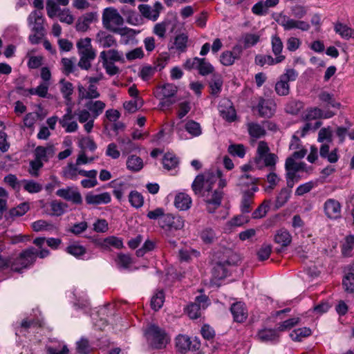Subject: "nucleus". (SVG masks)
Returning <instances> with one entry per match:
<instances>
[{
  "label": "nucleus",
  "mask_w": 354,
  "mask_h": 354,
  "mask_svg": "<svg viewBox=\"0 0 354 354\" xmlns=\"http://www.w3.org/2000/svg\"><path fill=\"white\" fill-rule=\"evenodd\" d=\"M219 174H214L211 171H205L198 175L192 184L194 194L203 198L205 202L214 206V209L220 206L223 192L220 189L212 190L214 184L218 181Z\"/></svg>",
  "instance_id": "1"
},
{
  "label": "nucleus",
  "mask_w": 354,
  "mask_h": 354,
  "mask_svg": "<svg viewBox=\"0 0 354 354\" xmlns=\"http://www.w3.org/2000/svg\"><path fill=\"white\" fill-rule=\"evenodd\" d=\"M307 13V10L304 6L297 5L291 7L290 16H288L283 12L279 13L275 18V21L279 25L283 27L286 31L293 29H299L301 31H308L310 26L305 21L299 20Z\"/></svg>",
  "instance_id": "2"
},
{
  "label": "nucleus",
  "mask_w": 354,
  "mask_h": 354,
  "mask_svg": "<svg viewBox=\"0 0 354 354\" xmlns=\"http://www.w3.org/2000/svg\"><path fill=\"white\" fill-rule=\"evenodd\" d=\"M124 23L122 17L118 10L113 8H108L104 10L102 15V24L104 28L120 35L133 37L135 31L129 28H119Z\"/></svg>",
  "instance_id": "3"
},
{
  "label": "nucleus",
  "mask_w": 354,
  "mask_h": 354,
  "mask_svg": "<svg viewBox=\"0 0 354 354\" xmlns=\"http://www.w3.org/2000/svg\"><path fill=\"white\" fill-rule=\"evenodd\" d=\"M37 260L36 249L34 247L22 250L16 256L12 257L5 263L6 267L16 272H21L23 270L32 266Z\"/></svg>",
  "instance_id": "4"
},
{
  "label": "nucleus",
  "mask_w": 354,
  "mask_h": 354,
  "mask_svg": "<svg viewBox=\"0 0 354 354\" xmlns=\"http://www.w3.org/2000/svg\"><path fill=\"white\" fill-rule=\"evenodd\" d=\"M99 61L102 62L106 74L113 76L118 74L120 70L115 62L124 63L125 59L123 53L116 49H111L100 52Z\"/></svg>",
  "instance_id": "5"
},
{
  "label": "nucleus",
  "mask_w": 354,
  "mask_h": 354,
  "mask_svg": "<svg viewBox=\"0 0 354 354\" xmlns=\"http://www.w3.org/2000/svg\"><path fill=\"white\" fill-rule=\"evenodd\" d=\"M76 46L80 56L77 65L81 69L87 71L91 67V62L96 57L95 50L91 44V39L89 37L80 39L76 43Z\"/></svg>",
  "instance_id": "6"
},
{
  "label": "nucleus",
  "mask_w": 354,
  "mask_h": 354,
  "mask_svg": "<svg viewBox=\"0 0 354 354\" xmlns=\"http://www.w3.org/2000/svg\"><path fill=\"white\" fill-rule=\"evenodd\" d=\"M257 166L259 168L266 167L270 170L276 169V164L278 161V156L270 153V148L264 141H260L257 149V154L254 158Z\"/></svg>",
  "instance_id": "7"
},
{
  "label": "nucleus",
  "mask_w": 354,
  "mask_h": 354,
  "mask_svg": "<svg viewBox=\"0 0 354 354\" xmlns=\"http://www.w3.org/2000/svg\"><path fill=\"white\" fill-rule=\"evenodd\" d=\"M159 225L164 230L167 239L175 236L174 232L183 228L185 221L183 218L178 215L167 214L160 218Z\"/></svg>",
  "instance_id": "8"
},
{
  "label": "nucleus",
  "mask_w": 354,
  "mask_h": 354,
  "mask_svg": "<svg viewBox=\"0 0 354 354\" xmlns=\"http://www.w3.org/2000/svg\"><path fill=\"white\" fill-rule=\"evenodd\" d=\"M145 336L149 344L153 348L158 349L165 348L169 340L165 331L156 325L148 327Z\"/></svg>",
  "instance_id": "9"
},
{
  "label": "nucleus",
  "mask_w": 354,
  "mask_h": 354,
  "mask_svg": "<svg viewBox=\"0 0 354 354\" xmlns=\"http://www.w3.org/2000/svg\"><path fill=\"white\" fill-rule=\"evenodd\" d=\"M298 77V73L293 68H288L285 73L279 77L275 84L274 91L279 96H286L290 93L289 82L295 81Z\"/></svg>",
  "instance_id": "10"
},
{
  "label": "nucleus",
  "mask_w": 354,
  "mask_h": 354,
  "mask_svg": "<svg viewBox=\"0 0 354 354\" xmlns=\"http://www.w3.org/2000/svg\"><path fill=\"white\" fill-rule=\"evenodd\" d=\"M208 306V298L205 295L197 296L194 302L191 303L187 307V313L192 319H197L201 315V310H205Z\"/></svg>",
  "instance_id": "11"
},
{
  "label": "nucleus",
  "mask_w": 354,
  "mask_h": 354,
  "mask_svg": "<svg viewBox=\"0 0 354 354\" xmlns=\"http://www.w3.org/2000/svg\"><path fill=\"white\" fill-rule=\"evenodd\" d=\"M259 183V178L254 177L248 174H243L238 178L236 186L241 192H249L254 186H258Z\"/></svg>",
  "instance_id": "12"
},
{
  "label": "nucleus",
  "mask_w": 354,
  "mask_h": 354,
  "mask_svg": "<svg viewBox=\"0 0 354 354\" xmlns=\"http://www.w3.org/2000/svg\"><path fill=\"white\" fill-rule=\"evenodd\" d=\"M56 194L59 197H61L68 201H71L75 204H81L82 203L81 194L77 188H74L73 187L59 189L56 192Z\"/></svg>",
  "instance_id": "13"
},
{
  "label": "nucleus",
  "mask_w": 354,
  "mask_h": 354,
  "mask_svg": "<svg viewBox=\"0 0 354 354\" xmlns=\"http://www.w3.org/2000/svg\"><path fill=\"white\" fill-rule=\"evenodd\" d=\"M259 191L258 186H254L250 192H241V199L240 203V209L243 214H248L252 209L254 204V194Z\"/></svg>",
  "instance_id": "14"
},
{
  "label": "nucleus",
  "mask_w": 354,
  "mask_h": 354,
  "mask_svg": "<svg viewBox=\"0 0 354 354\" xmlns=\"http://www.w3.org/2000/svg\"><path fill=\"white\" fill-rule=\"evenodd\" d=\"M139 10L145 17L153 21H156L159 17L161 10L163 8L160 2H156L153 7L147 4L140 5Z\"/></svg>",
  "instance_id": "15"
},
{
  "label": "nucleus",
  "mask_w": 354,
  "mask_h": 354,
  "mask_svg": "<svg viewBox=\"0 0 354 354\" xmlns=\"http://www.w3.org/2000/svg\"><path fill=\"white\" fill-rule=\"evenodd\" d=\"M78 98L80 100H91L97 99L100 96V93L95 84H89L87 88H85L82 84L78 85Z\"/></svg>",
  "instance_id": "16"
},
{
  "label": "nucleus",
  "mask_w": 354,
  "mask_h": 354,
  "mask_svg": "<svg viewBox=\"0 0 354 354\" xmlns=\"http://www.w3.org/2000/svg\"><path fill=\"white\" fill-rule=\"evenodd\" d=\"M73 115L71 108H67L66 113L59 119V123L65 129L66 133L75 132L78 129L76 121L73 120Z\"/></svg>",
  "instance_id": "17"
},
{
  "label": "nucleus",
  "mask_w": 354,
  "mask_h": 354,
  "mask_svg": "<svg viewBox=\"0 0 354 354\" xmlns=\"http://www.w3.org/2000/svg\"><path fill=\"white\" fill-rule=\"evenodd\" d=\"M28 21L30 26H32V31L37 32H44V21L42 13L39 10L32 11L28 18Z\"/></svg>",
  "instance_id": "18"
},
{
  "label": "nucleus",
  "mask_w": 354,
  "mask_h": 354,
  "mask_svg": "<svg viewBox=\"0 0 354 354\" xmlns=\"http://www.w3.org/2000/svg\"><path fill=\"white\" fill-rule=\"evenodd\" d=\"M326 215L331 219H337L341 216V205L335 199H328L324 203Z\"/></svg>",
  "instance_id": "19"
},
{
  "label": "nucleus",
  "mask_w": 354,
  "mask_h": 354,
  "mask_svg": "<svg viewBox=\"0 0 354 354\" xmlns=\"http://www.w3.org/2000/svg\"><path fill=\"white\" fill-rule=\"evenodd\" d=\"M257 109L260 116L270 118L275 113L276 104L270 100L261 98L257 104Z\"/></svg>",
  "instance_id": "20"
},
{
  "label": "nucleus",
  "mask_w": 354,
  "mask_h": 354,
  "mask_svg": "<svg viewBox=\"0 0 354 354\" xmlns=\"http://www.w3.org/2000/svg\"><path fill=\"white\" fill-rule=\"evenodd\" d=\"M111 195L108 192H104L100 194H95L93 192H88L85 196V201L88 205H97L108 204L111 202Z\"/></svg>",
  "instance_id": "21"
},
{
  "label": "nucleus",
  "mask_w": 354,
  "mask_h": 354,
  "mask_svg": "<svg viewBox=\"0 0 354 354\" xmlns=\"http://www.w3.org/2000/svg\"><path fill=\"white\" fill-rule=\"evenodd\" d=\"M95 41L104 48H111L117 45L115 37L103 30H100L96 34Z\"/></svg>",
  "instance_id": "22"
},
{
  "label": "nucleus",
  "mask_w": 354,
  "mask_h": 354,
  "mask_svg": "<svg viewBox=\"0 0 354 354\" xmlns=\"http://www.w3.org/2000/svg\"><path fill=\"white\" fill-rule=\"evenodd\" d=\"M234 321L242 323L248 317V312L245 304L242 302H236L230 308Z\"/></svg>",
  "instance_id": "23"
},
{
  "label": "nucleus",
  "mask_w": 354,
  "mask_h": 354,
  "mask_svg": "<svg viewBox=\"0 0 354 354\" xmlns=\"http://www.w3.org/2000/svg\"><path fill=\"white\" fill-rule=\"evenodd\" d=\"M86 108L92 114L93 119L97 118L104 111L106 104L101 100H88L84 104Z\"/></svg>",
  "instance_id": "24"
},
{
  "label": "nucleus",
  "mask_w": 354,
  "mask_h": 354,
  "mask_svg": "<svg viewBox=\"0 0 354 354\" xmlns=\"http://www.w3.org/2000/svg\"><path fill=\"white\" fill-rule=\"evenodd\" d=\"M59 91L66 101V104L67 105L71 104L72 102V95L74 91L73 84L64 78H62L59 81Z\"/></svg>",
  "instance_id": "25"
},
{
  "label": "nucleus",
  "mask_w": 354,
  "mask_h": 354,
  "mask_svg": "<svg viewBox=\"0 0 354 354\" xmlns=\"http://www.w3.org/2000/svg\"><path fill=\"white\" fill-rule=\"evenodd\" d=\"M286 57L284 55H279L273 58L271 55H257L255 57V63L256 64L263 66L266 64L269 66H272L279 63L282 62L285 59Z\"/></svg>",
  "instance_id": "26"
},
{
  "label": "nucleus",
  "mask_w": 354,
  "mask_h": 354,
  "mask_svg": "<svg viewBox=\"0 0 354 354\" xmlns=\"http://www.w3.org/2000/svg\"><path fill=\"white\" fill-rule=\"evenodd\" d=\"M192 201L191 197L183 192H180L176 194L174 199L175 207L182 211L187 210L190 208Z\"/></svg>",
  "instance_id": "27"
},
{
  "label": "nucleus",
  "mask_w": 354,
  "mask_h": 354,
  "mask_svg": "<svg viewBox=\"0 0 354 354\" xmlns=\"http://www.w3.org/2000/svg\"><path fill=\"white\" fill-rule=\"evenodd\" d=\"M257 337L263 342H277L279 341V335L274 329L264 328L258 332Z\"/></svg>",
  "instance_id": "28"
},
{
  "label": "nucleus",
  "mask_w": 354,
  "mask_h": 354,
  "mask_svg": "<svg viewBox=\"0 0 354 354\" xmlns=\"http://www.w3.org/2000/svg\"><path fill=\"white\" fill-rule=\"evenodd\" d=\"M96 244L104 249H107L110 247H113L117 249L123 248L122 239L113 236L103 239H98L96 241Z\"/></svg>",
  "instance_id": "29"
},
{
  "label": "nucleus",
  "mask_w": 354,
  "mask_h": 354,
  "mask_svg": "<svg viewBox=\"0 0 354 354\" xmlns=\"http://www.w3.org/2000/svg\"><path fill=\"white\" fill-rule=\"evenodd\" d=\"M191 344V339L187 335H178L175 339L176 348L182 354H185L190 350Z\"/></svg>",
  "instance_id": "30"
},
{
  "label": "nucleus",
  "mask_w": 354,
  "mask_h": 354,
  "mask_svg": "<svg viewBox=\"0 0 354 354\" xmlns=\"http://www.w3.org/2000/svg\"><path fill=\"white\" fill-rule=\"evenodd\" d=\"M334 30L344 39L348 40L353 38L354 30L343 23H336L334 26Z\"/></svg>",
  "instance_id": "31"
},
{
  "label": "nucleus",
  "mask_w": 354,
  "mask_h": 354,
  "mask_svg": "<svg viewBox=\"0 0 354 354\" xmlns=\"http://www.w3.org/2000/svg\"><path fill=\"white\" fill-rule=\"evenodd\" d=\"M126 165L127 168L132 172L140 171L144 166L142 159L136 155L129 156L127 158Z\"/></svg>",
  "instance_id": "32"
},
{
  "label": "nucleus",
  "mask_w": 354,
  "mask_h": 354,
  "mask_svg": "<svg viewBox=\"0 0 354 354\" xmlns=\"http://www.w3.org/2000/svg\"><path fill=\"white\" fill-rule=\"evenodd\" d=\"M223 83V81L220 75H213L209 83L211 95L214 97H218L221 92Z\"/></svg>",
  "instance_id": "33"
},
{
  "label": "nucleus",
  "mask_w": 354,
  "mask_h": 354,
  "mask_svg": "<svg viewBox=\"0 0 354 354\" xmlns=\"http://www.w3.org/2000/svg\"><path fill=\"white\" fill-rule=\"evenodd\" d=\"M21 187L30 194L39 193L42 190V185L33 180L24 179L20 180Z\"/></svg>",
  "instance_id": "34"
},
{
  "label": "nucleus",
  "mask_w": 354,
  "mask_h": 354,
  "mask_svg": "<svg viewBox=\"0 0 354 354\" xmlns=\"http://www.w3.org/2000/svg\"><path fill=\"white\" fill-rule=\"evenodd\" d=\"M53 155L52 147H37L35 150V158L42 162H47L50 157Z\"/></svg>",
  "instance_id": "35"
},
{
  "label": "nucleus",
  "mask_w": 354,
  "mask_h": 354,
  "mask_svg": "<svg viewBox=\"0 0 354 354\" xmlns=\"http://www.w3.org/2000/svg\"><path fill=\"white\" fill-rule=\"evenodd\" d=\"M292 237L290 233L284 229L278 230L274 236L275 243L283 247L288 245L290 243Z\"/></svg>",
  "instance_id": "36"
},
{
  "label": "nucleus",
  "mask_w": 354,
  "mask_h": 354,
  "mask_svg": "<svg viewBox=\"0 0 354 354\" xmlns=\"http://www.w3.org/2000/svg\"><path fill=\"white\" fill-rule=\"evenodd\" d=\"M66 251L76 258H81L86 254V249L80 243L75 242L68 245L66 248Z\"/></svg>",
  "instance_id": "37"
},
{
  "label": "nucleus",
  "mask_w": 354,
  "mask_h": 354,
  "mask_svg": "<svg viewBox=\"0 0 354 354\" xmlns=\"http://www.w3.org/2000/svg\"><path fill=\"white\" fill-rule=\"evenodd\" d=\"M160 91L158 93L157 97L168 98L173 97L177 92V87L172 84H165L162 86L159 87Z\"/></svg>",
  "instance_id": "38"
},
{
  "label": "nucleus",
  "mask_w": 354,
  "mask_h": 354,
  "mask_svg": "<svg viewBox=\"0 0 354 354\" xmlns=\"http://www.w3.org/2000/svg\"><path fill=\"white\" fill-rule=\"evenodd\" d=\"M319 99L323 102L326 103V107H333L337 109H339L341 106V104L338 102H336L333 97V95L326 92L323 91L319 95Z\"/></svg>",
  "instance_id": "39"
},
{
  "label": "nucleus",
  "mask_w": 354,
  "mask_h": 354,
  "mask_svg": "<svg viewBox=\"0 0 354 354\" xmlns=\"http://www.w3.org/2000/svg\"><path fill=\"white\" fill-rule=\"evenodd\" d=\"M270 201H263V202L252 212V218L258 219L265 217L270 209Z\"/></svg>",
  "instance_id": "40"
},
{
  "label": "nucleus",
  "mask_w": 354,
  "mask_h": 354,
  "mask_svg": "<svg viewBox=\"0 0 354 354\" xmlns=\"http://www.w3.org/2000/svg\"><path fill=\"white\" fill-rule=\"evenodd\" d=\"M77 166L75 164L68 163V165L63 168L62 176L66 179L75 180L77 178Z\"/></svg>",
  "instance_id": "41"
},
{
  "label": "nucleus",
  "mask_w": 354,
  "mask_h": 354,
  "mask_svg": "<svg viewBox=\"0 0 354 354\" xmlns=\"http://www.w3.org/2000/svg\"><path fill=\"white\" fill-rule=\"evenodd\" d=\"M115 261L117 266L122 269H128L133 263L131 256L123 253H119Z\"/></svg>",
  "instance_id": "42"
},
{
  "label": "nucleus",
  "mask_w": 354,
  "mask_h": 354,
  "mask_svg": "<svg viewBox=\"0 0 354 354\" xmlns=\"http://www.w3.org/2000/svg\"><path fill=\"white\" fill-rule=\"evenodd\" d=\"M51 215L59 216L64 214L66 209L68 207L66 203L58 201H53L50 203Z\"/></svg>",
  "instance_id": "43"
},
{
  "label": "nucleus",
  "mask_w": 354,
  "mask_h": 354,
  "mask_svg": "<svg viewBox=\"0 0 354 354\" xmlns=\"http://www.w3.org/2000/svg\"><path fill=\"white\" fill-rule=\"evenodd\" d=\"M162 165L164 168L167 170L175 169L178 165V159L172 153H165L162 159Z\"/></svg>",
  "instance_id": "44"
},
{
  "label": "nucleus",
  "mask_w": 354,
  "mask_h": 354,
  "mask_svg": "<svg viewBox=\"0 0 354 354\" xmlns=\"http://www.w3.org/2000/svg\"><path fill=\"white\" fill-rule=\"evenodd\" d=\"M185 129L193 137L199 136L202 133V129L200 124L192 120L186 122Z\"/></svg>",
  "instance_id": "45"
},
{
  "label": "nucleus",
  "mask_w": 354,
  "mask_h": 354,
  "mask_svg": "<svg viewBox=\"0 0 354 354\" xmlns=\"http://www.w3.org/2000/svg\"><path fill=\"white\" fill-rule=\"evenodd\" d=\"M311 335L310 328L304 327L295 329L291 332L290 336L291 339L296 342H301L303 338L307 337Z\"/></svg>",
  "instance_id": "46"
},
{
  "label": "nucleus",
  "mask_w": 354,
  "mask_h": 354,
  "mask_svg": "<svg viewBox=\"0 0 354 354\" xmlns=\"http://www.w3.org/2000/svg\"><path fill=\"white\" fill-rule=\"evenodd\" d=\"M354 249V236L349 235L345 238V241L342 244V252L344 257H351Z\"/></svg>",
  "instance_id": "47"
},
{
  "label": "nucleus",
  "mask_w": 354,
  "mask_h": 354,
  "mask_svg": "<svg viewBox=\"0 0 354 354\" xmlns=\"http://www.w3.org/2000/svg\"><path fill=\"white\" fill-rule=\"evenodd\" d=\"M202 241L207 244L212 243L216 239V234L211 227H205L200 233Z\"/></svg>",
  "instance_id": "48"
},
{
  "label": "nucleus",
  "mask_w": 354,
  "mask_h": 354,
  "mask_svg": "<svg viewBox=\"0 0 354 354\" xmlns=\"http://www.w3.org/2000/svg\"><path fill=\"white\" fill-rule=\"evenodd\" d=\"M249 134L255 138H259L266 134V130L258 123L251 122L248 124Z\"/></svg>",
  "instance_id": "49"
},
{
  "label": "nucleus",
  "mask_w": 354,
  "mask_h": 354,
  "mask_svg": "<svg viewBox=\"0 0 354 354\" xmlns=\"http://www.w3.org/2000/svg\"><path fill=\"white\" fill-rule=\"evenodd\" d=\"M165 301V295L162 290L156 292L151 300V306L154 310H158Z\"/></svg>",
  "instance_id": "50"
},
{
  "label": "nucleus",
  "mask_w": 354,
  "mask_h": 354,
  "mask_svg": "<svg viewBox=\"0 0 354 354\" xmlns=\"http://www.w3.org/2000/svg\"><path fill=\"white\" fill-rule=\"evenodd\" d=\"M271 46L272 51L276 57L282 55L281 52L283 50V44L282 40L277 35L271 37Z\"/></svg>",
  "instance_id": "51"
},
{
  "label": "nucleus",
  "mask_w": 354,
  "mask_h": 354,
  "mask_svg": "<svg viewBox=\"0 0 354 354\" xmlns=\"http://www.w3.org/2000/svg\"><path fill=\"white\" fill-rule=\"evenodd\" d=\"M75 58L69 59L64 57L61 60L62 68L61 70L64 74L66 75H69L71 73L74 72L75 66Z\"/></svg>",
  "instance_id": "52"
},
{
  "label": "nucleus",
  "mask_w": 354,
  "mask_h": 354,
  "mask_svg": "<svg viewBox=\"0 0 354 354\" xmlns=\"http://www.w3.org/2000/svg\"><path fill=\"white\" fill-rule=\"evenodd\" d=\"M219 113L220 115L226 121L233 122L236 119V111L232 106L225 108L220 106Z\"/></svg>",
  "instance_id": "53"
},
{
  "label": "nucleus",
  "mask_w": 354,
  "mask_h": 354,
  "mask_svg": "<svg viewBox=\"0 0 354 354\" xmlns=\"http://www.w3.org/2000/svg\"><path fill=\"white\" fill-rule=\"evenodd\" d=\"M143 104V100L140 97H136L133 100L125 102L123 104L124 108L129 113H135Z\"/></svg>",
  "instance_id": "54"
},
{
  "label": "nucleus",
  "mask_w": 354,
  "mask_h": 354,
  "mask_svg": "<svg viewBox=\"0 0 354 354\" xmlns=\"http://www.w3.org/2000/svg\"><path fill=\"white\" fill-rule=\"evenodd\" d=\"M342 285L346 292H354V274L353 272H349L344 277Z\"/></svg>",
  "instance_id": "55"
},
{
  "label": "nucleus",
  "mask_w": 354,
  "mask_h": 354,
  "mask_svg": "<svg viewBox=\"0 0 354 354\" xmlns=\"http://www.w3.org/2000/svg\"><path fill=\"white\" fill-rule=\"evenodd\" d=\"M55 226L53 223L45 220H38L32 223V228L35 232L44 230H50L54 229Z\"/></svg>",
  "instance_id": "56"
},
{
  "label": "nucleus",
  "mask_w": 354,
  "mask_h": 354,
  "mask_svg": "<svg viewBox=\"0 0 354 354\" xmlns=\"http://www.w3.org/2000/svg\"><path fill=\"white\" fill-rule=\"evenodd\" d=\"M291 191L287 188L281 189L276 199V207L279 208L285 205L290 197Z\"/></svg>",
  "instance_id": "57"
},
{
  "label": "nucleus",
  "mask_w": 354,
  "mask_h": 354,
  "mask_svg": "<svg viewBox=\"0 0 354 354\" xmlns=\"http://www.w3.org/2000/svg\"><path fill=\"white\" fill-rule=\"evenodd\" d=\"M228 152L233 156L243 158L245 155V148L242 144L230 145L227 149Z\"/></svg>",
  "instance_id": "58"
},
{
  "label": "nucleus",
  "mask_w": 354,
  "mask_h": 354,
  "mask_svg": "<svg viewBox=\"0 0 354 354\" xmlns=\"http://www.w3.org/2000/svg\"><path fill=\"white\" fill-rule=\"evenodd\" d=\"M243 43L245 48H248L256 45L260 40V37L256 34L246 33L243 37Z\"/></svg>",
  "instance_id": "59"
},
{
  "label": "nucleus",
  "mask_w": 354,
  "mask_h": 354,
  "mask_svg": "<svg viewBox=\"0 0 354 354\" xmlns=\"http://www.w3.org/2000/svg\"><path fill=\"white\" fill-rule=\"evenodd\" d=\"M129 201L131 205L136 208L142 207L144 203L142 194L137 191H133L129 194Z\"/></svg>",
  "instance_id": "60"
},
{
  "label": "nucleus",
  "mask_w": 354,
  "mask_h": 354,
  "mask_svg": "<svg viewBox=\"0 0 354 354\" xmlns=\"http://www.w3.org/2000/svg\"><path fill=\"white\" fill-rule=\"evenodd\" d=\"M29 204L28 203H23L19 205L17 207L12 208L9 213L12 217L21 216L24 215L29 210Z\"/></svg>",
  "instance_id": "61"
},
{
  "label": "nucleus",
  "mask_w": 354,
  "mask_h": 354,
  "mask_svg": "<svg viewBox=\"0 0 354 354\" xmlns=\"http://www.w3.org/2000/svg\"><path fill=\"white\" fill-rule=\"evenodd\" d=\"M200 64L198 65V70L201 75H207L212 73L214 71V67L210 63L207 62L205 59L201 58Z\"/></svg>",
  "instance_id": "62"
},
{
  "label": "nucleus",
  "mask_w": 354,
  "mask_h": 354,
  "mask_svg": "<svg viewBox=\"0 0 354 354\" xmlns=\"http://www.w3.org/2000/svg\"><path fill=\"white\" fill-rule=\"evenodd\" d=\"M306 164L304 162H296L293 158H288L286 160L285 169L290 168L297 172L304 171Z\"/></svg>",
  "instance_id": "63"
},
{
  "label": "nucleus",
  "mask_w": 354,
  "mask_h": 354,
  "mask_svg": "<svg viewBox=\"0 0 354 354\" xmlns=\"http://www.w3.org/2000/svg\"><path fill=\"white\" fill-rule=\"evenodd\" d=\"M212 273L216 279H222L227 277V270L224 264L218 263L214 266Z\"/></svg>",
  "instance_id": "64"
}]
</instances>
